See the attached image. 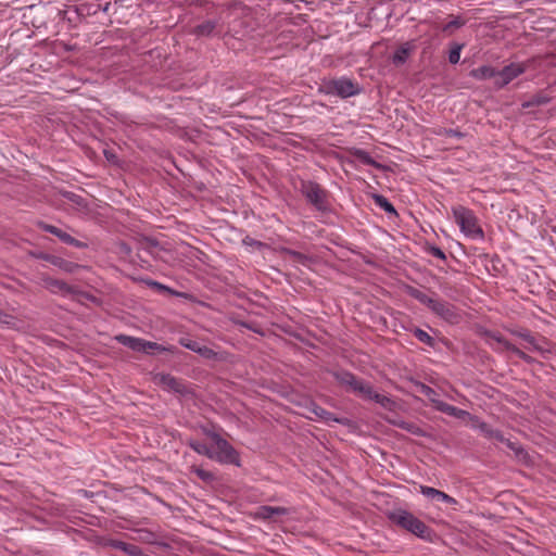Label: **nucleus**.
<instances>
[{"label": "nucleus", "instance_id": "31", "mask_svg": "<svg viewBox=\"0 0 556 556\" xmlns=\"http://www.w3.org/2000/svg\"><path fill=\"white\" fill-rule=\"evenodd\" d=\"M353 155L364 165H370V166H374L376 168H379L380 167V164L378 162H376L371 156L370 154L365 151V150H362V149H356L354 152H353Z\"/></svg>", "mask_w": 556, "mask_h": 556}, {"label": "nucleus", "instance_id": "24", "mask_svg": "<svg viewBox=\"0 0 556 556\" xmlns=\"http://www.w3.org/2000/svg\"><path fill=\"white\" fill-rule=\"evenodd\" d=\"M61 195L71 202L77 210H87L88 201L81 195L72 191H61Z\"/></svg>", "mask_w": 556, "mask_h": 556}, {"label": "nucleus", "instance_id": "5", "mask_svg": "<svg viewBox=\"0 0 556 556\" xmlns=\"http://www.w3.org/2000/svg\"><path fill=\"white\" fill-rule=\"evenodd\" d=\"M324 89L327 94L337 96L343 99L356 96L361 92L358 84L346 77L326 81L324 84Z\"/></svg>", "mask_w": 556, "mask_h": 556}, {"label": "nucleus", "instance_id": "47", "mask_svg": "<svg viewBox=\"0 0 556 556\" xmlns=\"http://www.w3.org/2000/svg\"><path fill=\"white\" fill-rule=\"evenodd\" d=\"M399 427H400V428H402V429H404V430H407V431L414 432V431H413V425H412V424H408V422L403 421V422L399 424Z\"/></svg>", "mask_w": 556, "mask_h": 556}, {"label": "nucleus", "instance_id": "49", "mask_svg": "<svg viewBox=\"0 0 556 556\" xmlns=\"http://www.w3.org/2000/svg\"><path fill=\"white\" fill-rule=\"evenodd\" d=\"M122 249H123V251H125L126 253H129V252H130V249H129V247H128L126 243H122Z\"/></svg>", "mask_w": 556, "mask_h": 556}, {"label": "nucleus", "instance_id": "51", "mask_svg": "<svg viewBox=\"0 0 556 556\" xmlns=\"http://www.w3.org/2000/svg\"><path fill=\"white\" fill-rule=\"evenodd\" d=\"M109 5H110V3H108V4L104 7L103 11H108V10H109Z\"/></svg>", "mask_w": 556, "mask_h": 556}, {"label": "nucleus", "instance_id": "14", "mask_svg": "<svg viewBox=\"0 0 556 556\" xmlns=\"http://www.w3.org/2000/svg\"><path fill=\"white\" fill-rule=\"evenodd\" d=\"M490 338L494 339L498 343L503 344V346L514 353L517 357L525 361L528 364H532L534 362L533 357L521 351L519 348L507 341L504 337L497 333H489Z\"/></svg>", "mask_w": 556, "mask_h": 556}, {"label": "nucleus", "instance_id": "35", "mask_svg": "<svg viewBox=\"0 0 556 556\" xmlns=\"http://www.w3.org/2000/svg\"><path fill=\"white\" fill-rule=\"evenodd\" d=\"M173 352V346H164L162 344H159L156 342L147 341L144 342V351L143 353L151 354L152 352Z\"/></svg>", "mask_w": 556, "mask_h": 556}, {"label": "nucleus", "instance_id": "11", "mask_svg": "<svg viewBox=\"0 0 556 556\" xmlns=\"http://www.w3.org/2000/svg\"><path fill=\"white\" fill-rule=\"evenodd\" d=\"M292 508L288 507H274L268 505H263L257 507L255 513L253 514V518L256 520H271L278 516H287L292 513Z\"/></svg>", "mask_w": 556, "mask_h": 556}, {"label": "nucleus", "instance_id": "3", "mask_svg": "<svg viewBox=\"0 0 556 556\" xmlns=\"http://www.w3.org/2000/svg\"><path fill=\"white\" fill-rule=\"evenodd\" d=\"M305 200L319 212H327L328 207V191L319 184L312 180H300L296 187Z\"/></svg>", "mask_w": 556, "mask_h": 556}, {"label": "nucleus", "instance_id": "18", "mask_svg": "<svg viewBox=\"0 0 556 556\" xmlns=\"http://www.w3.org/2000/svg\"><path fill=\"white\" fill-rule=\"evenodd\" d=\"M42 281L45 288L51 291L52 293L67 294L74 292L73 288L63 280L54 279L51 277H43Z\"/></svg>", "mask_w": 556, "mask_h": 556}, {"label": "nucleus", "instance_id": "26", "mask_svg": "<svg viewBox=\"0 0 556 556\" xmlns=\"http://www.w3.org/2000/svg\"><path fill=\"white\" fill-rule=\"evenodd\" d=\"M217 26V23L215 21H205L199 25H197L193 29V34L195 36H200V37H208L213 34V31L215 30Z\"/></svg>", "mask_w": 556, "mask_h": 556}, {"label": "nucleus", "instance_id": "1", "mask_svg": "<svg viewBox=\"0 0 556 556\" xmlns=\"http://www.w3.org/2000/svg\"><path fill=\"white\" fill-rule=\"evenodd\" d=\"M388 519L395 526L415 534L416 536L429 540L432 530L424 521L405 509H395L388 514Z\"/></svg>", "mask_w": 556, "mask_h": 556}, {"label": "nucleus", "instance_id": "37", "mask_svg": "<svg viewBox=\"0 0 556 556\" xmlns=\"http://www.w3.org/2000/svg\"><path fill=\"white\" fill-rule=\"evenodd\" d=\"M466 24V20L460 16H455L447 24H445L442 28L444 33L452 34L454 29H458Z\"/></svg>", "mask_w": 556, "mask_h": 556}, {"label": "nucleus", "instance_id": "17", "mask_svg": "<svg viewBox=\"0 0 556 556\" xmlns=\"http://www.w3.org/2000/svg\"><path fill=\"white\" fill-rule=\"evenodd\" d=\"M308 409L312 412L317 418L325 420V421H334L341 425L346 424L345 418H337L331 412H328L327 409L323 408L321 406L317 405L315 402L309 401Z\"/></svg>", "mask_w": 556, "mask_h": 556}, {"label": "nucleus", "instance_id": "6", "mask_svg": "<svg viewBox=\"0 0 556 556\" xmlns=\"http://www.w3.org/2000/svg\"><path fill=\"white\" fill-rule=\"evenodd\" d=\"M333 378L342 386L346 387L350 391L359 394L365 399L369 393L371 384L358 379L354 374L348 370H340L333 372Z\"/></svg>", "mask_w": 556, "mask_h": 556}, {"label": "nucleus", "instance_id": "34", "mask_svg": "<svg viewBox=\"0 0 556 556\" xmlns=\"http://www.w3.org/2000/svg\"><path fill=\"white\" fill-rule=\"evenodd\" d=\"M281 252L285 255H287L290 258H292L293 261H295L296 263H300L302 265H307V263L309 261V257L307 255H305V254H303L301 252L288 249V248L281 249Z\"/></svg>", "mask_w": 556, "mask_h": 556}, {"label": "nucleus", "instance_id": "45", "mask_svg": "<svg viewBox=\"0 0 556 556\" xmlns=\"http://www.w3.org/2000/svg\"><path fill=\"white\" fill-rule=\"evenodd\" d=\"M243 244L244 245H249V247H253V248H256V249H262L265 247V243L258 241V240H255L249 236H247L243 240H242Z\"/></svg>", "mask_w": 556, "mask_h": 556}, {"label": "nucleus", "instance_id": "40", "mask_svg": "<svg viewBox=\"0 0 556 556\" xmlns=\"http://www.w3.org/2000/svg\"><path fill=\"white\" fill-rule=\"evenodd\" d=\"M517 336L519 338H521L522 340H525L526 342H528L533 348V350L542 351V348L538 344L535 338L530 333V331L523 330V331L517 332Z\"/></svg>", "mask_w": 556, "mask_h": 556}, {"label": "nucleus", "instance_id": "16", "mask_svg": "<svg viewBox=\"0 0 556 556\" xmlns=\"http://www.w3.org/2000/svg\"><path fill=\"white\" fill-rule=\"evenodd\" d=\"M109 546L114 549L122 551L129 556H150L144 554L140 546L119 540H111Z\"/></svg>", "mask_w": 556, "mask_h": 556}, {"label": "nucleus", "instance_id": "38", "mask_svg": "<svg viewBox=\"0 0 556 556\" xmlns=\"http://www.w3.org/2000/svg\"><path fill=\"white\" fill-rule=\"evenodd\" d=\"M191 472L195 473L200 480L206 483L212 482L215 479L213 472L204 470L197 466L191 467Z\"/></svg>", "mask_w": 556, "mask_h": 556}, {"label": "nucleus", "instance_id": "2", "mask_svg": "<svg viewBox=\"0 0 556 556\" xmlns=\"http://www.w3.org/2000/svg\"><path fill=\"white\" fill-rule=\"evenodd\" d=\"M452 214L455 223L466 237L473 240H483L484 232L473 211L463 205H455L452 207Z\"/></svg>", "mask_w": 556, "mask_h": 556}, {"label": "nucleus", "instance_id": "43", "mask_svg": "<svg viewBox=\"0 0 556 556\" xmlns=\"http://www.w3.org/2000/svg\"><path fill=\"white\" fill-rule=\"evenodd\" d=\"M16 324V319L14 316L7 314L3 311H0V325L7 326L9 328H13Z\"/></svg>", "mask_w": 556, "mask_h": 556}, {"label": "nucleus", "instance_id": "46", "mask_svg": "<svg viewBox=\"0 0 556 556\" xmlns=\"http://www.w3.org/2000/svg\"><path fill=\"white\" fill-rule=\"evenodd\" d=\"M157 241L156 240H153V239H147L146 240V247L143 248L146 251H148L149 253H152L151 249L153 248H156L157 247Z\"/></svg>", "mask_w": 556, "mask_h": 556}, {"label": "nucleus", "instance_id": "22", "mask_svg": "<svg viewBox=\"0 0 556 556\" xmlns=\"http://www.w3.org/2000/svg\"><path fill=\"white\" fill-rule=\"evenodd\" d=\"M365 399L375 401L376 403L381 405L383 408L389 409V410H393L395 408V402L387 395L377 393L374 390L372 386L370 387L369 393L366 394Z\"/></svg>", "mask_w": 556, "mask_h": 556}, {"label": "nucleus", "instance_id": "21", "mask_svg": "<svg viewBox=\"0 0 556 556\" xmlns=\"http://www.w3.org/2000/svg\"><path fill=\"white\" fill-rule=\"evenodd\" d=\"M469 75L478 80L497 79V70L491 65H482L470 71Z\"/></svg>", "mask_w": 556, "mask_h": 556}, {"label": "nucleus", "instance_id": "42", "mask_svg": "<svg viewBox=\"0 0 556 556\" xmlns=\"http://www.w3.org/2000/svg\"><path fill=\"white\" fill-rule=\"evenodd\" d=\"M425 251L441 261H446L445 253L437 245L427 244Z\"/></svg>", "mask_w": 556, "mask_h": 556}, {"label": "nucleus", "instance_id": "39", "mask_svg": "<svg viewBox=\"0 0 556 556\" xmlns=\"http://www.w3.org/2000/svg\"><path fill=\"white\" fill-rule=\"evenodd\" d=\"M417 388L421 394H424L426 397H428L431 402L438 404L439 401H437L435 396H438V393L429 386L419 382L417 384Z\"/></svg>", "mask_w": 556, "mask_h": 556}, {"label": "nucleus", "instance_id": "41", "mask_svg": "<svg viewBox=\"0 0 556 556\" xmlns=\"http://www.w3.org/2000/svg\"><path fill=\"white\" fill-rule=\"evenodd\" d=\"M462 49L463 45L454 43L448 53V61L451 64H457L459 62Z\"/></svg>", "mask_w": 556, "mask_h": 556}, {"label": "nucleus", "instance_id": "27", "mask_svg": "<svg viewBox=\"0 0 556 556\" xmlns=\"http://www.w3.org/2000/svg\"><path fill=\"white\" fill-rule=\"evenodd\" d=\"M412 51V46L409 42L402 45L393 54L392 62L395 65L404 64L408 58L409 52Z\"/></svg>", "mask_w": 556, "mask_h": 556}, {"label": "nucleus", "instance_id": "20", "mask_svg": "<svg viewBox=\"0 0 556 556\" xmlns=\"http://www.w3.org/2000/svg\"><path fill=\"white\" fill-rule=\"evenodd\" d=\"M475 427L488 439H495L500 442L505 441V437L503 433L497 430L493 429L489 424L479 420L478 418H475Z\"/></svg>", "mask_w": 556, "mask_h": 556}, {"label": "nucleus", "instance_id": "29", "mask_svg": "<svg viewBox=\"0 0 556 556\" xmlns=\"http://www.w3.org/2000/svg\"><path fill=\"white\" fill-rule=\"evenodd\" d=\"M188 445L198 454L206 456L207 458L212 459L213 457V448L208 446L204 442L190 440L188 442Z\"/></svg>", "mask_w": 556, "mask_h": 556}, {"label": "nucleus", "instance_id": "23", "mask_svg": "<svg viewBox=\"0 0 556 556\" xmlns=\"http://www.w3.org/2000/svg\"><path fill=\"white\" fill-rule=\"evenodd\" d=\"M437 409L455 418L464 419L467 416H470V414L467 410L460 409L454 405H451L446 402H438Z\"/></svg>", "mask_w": 556, "mask_h": 556}, {"label": "nucleus", "instance_id": "44", "mask_svg": "<svg viewBox=\"0 0 556 556\" xmlns=\"http://www.w3.org/2000/svg\"><path fill=\"white\" fill-rule=\"evenodd\" d=\"M437 134L440 136L457 138V139H462L464 137V134L462 131H459L458 129H453V128H443Z\"/></svg>", "mask_w": 556, "mask_h": 556}, {"label": "nucleus", "instance_id": "32", "mask_svg": "<svg viewBox=\"0 0 556 556\" xmlns=\"http://www.w3.org/2000/svg\"><path fill=\"white\" fill-rule=\"evenodd\" d=\"M353 155L364 165H370V166H374L376 168H379L380 167V164L378 162H376L371 156L370 154L365 151V150H362V149H356L354 152H353Z\"/></svg>", "mask_w": 556, "mask_h": 556}, {"label": "nucleus", "instance_id": "13", "mask_svg": "<svg viewBox=\"0 0 556 556\" xmlns=\"http://www.w3.org/2000/svg\"><path fill=\"white\" fill-rule=\"evenodd\" d=\"M419 492L432 502H442L447 505H457V501L448 494L428 485H419Z\"/></svg>", "mask_w": 556, "mask_h": 556}, {"label": "nucleus", "instance_id": "15", "mask_svg": "<svg viewBox=\"0 0 556 556\" xmlns=\"http://www.w3.org/2000/svg\"><path fill=\"white\" fill-rule=\"evenodd\" d=\"M38 258L46 261L66 273H73L74 269L78 267V265L73 262L66 261L62 257H59V256H55L52 254H48V253H40L38 255Z\"/></svg>", "mask_w": 556, "mask_h": 556}, {"label": "nucleus", "instance_id": "4", "mask_svg": "<svg viewBox=\"0 0 556 556\" xmlns=\"http://www.w3.org/2000/svg\"><path fill=\"white\" fill-rule=\"evenodd\" d=\"M210 437L212 438L216 446V450L213 448V460H216L220 464L240 466L239 454L227 440L223 439L216 432H211Z\"/></svg>", "mask_w": 556, "mask_h": 556}, {"label": "nucleus", "instance_id": "48", "mask_svg": "<svg viewBox=\"0 0 556 556\" xmlns=\"http://www.w3.org/2000/svg\"><path fill=\"white\" fill-rule=\"evenodd\" d=\"M147 283L153 288H156V289H165V287L157 282V281H153V280H148Z\"/></svg>", "mask_w": 556, "mask_h": 556}, {"label": "nucleus", "instance_id": "7", "mask_svg": "<svg viewBox=\"0 0 556 556\" xmlns=\"http://www.w3.org/2000/svg\"><path fill=\"white\" fill-rule=\"evenodd\" d=\"M153 382L166 391H172L180 395H188L190 390L182 379L176 378L170 374L157 372L153 376Z\"/></svg>", "mask_w": 556, "mask_h": 556}, {"label": "nucleus", "instance_id": "10", "mask_svg": "<svg viewBox=\"0 0 556 556\" xmlns=\"http://www.w3.org/2000/svg\"><path fill=\"white\" fill-rule=\"evenodd\" d=\"M528 66L525 63H510L497 71V79L494 80V86L498 89L504 88L515 78L519 77L527 71Z\"/></svg>", "mask_w": 556, "mask_h": 556}, {"label": "nucleus", "instance_id": "12", "mask_svg": "<svg viewBox=\"0 0 556 556\" xmlns=\"http://www.w3.org/2000/svg\"><path fill=\"white\" fill-rule=\"evenodd\" d=\"M178 342L185 349H188L206 359H213L216 357V352L214 350L206 345H202L200 342L188 337H181Z\"/></svg>", "mask_w": 556, "mask_h": 556}, {"label": "nucleus", "instance_id": "50", "mask_svg": "<svg viewBox=\"0 0 556 556\" xmlns=\"http://www.w3.org/2000/svg\"><path fill=\"white\" fill-rule=\"evenodd\" d=\"M243 326H245L248 329H251V330H253V331H256L254 328H252V327H251L250 325H248V324H243Z\"/></svg>", "mask_w": 556, "mask_h": 556}, {"label": "nucleus", "instance_id": "28", "mask_svg": "<svg viewBox=\"0 0 556 556\" xmlns=\"http://www.w3.org/2000/svg\"><path fill=\"white\" fill-rule=\"evenodd\" d=\"M409 294L415 300H417L419 303L426 305L430 311H431L432 306L434 305V303L437 301L435 298H431L428 294H426L425 292H422V291H420L419 289H416V288H412L410 291H409Z\"/></svg>", "mask_w": 556, "mask_h": 556}, {"label": "nucleus", "instance_id": "8", "mask_svg": "<svg viewBox=\"0 0 556 556\" xmlns=\"http://www.w3.org/2000/svg\"><path fill=\"white\" fill-rule=\"evenodd\" d=\"M431 312L451 325L459 324L463 318L462 312L455 305L441 299H437Z\"/></svg>", "mask_w": 556, "mask_h": 556}, {"label": "nucleus", "instance_id": "9", "mask_svg": "<svg viewBox=\"0 0 556 556\" xmlns=\"http://www.w3.org/2000/svg\"><path fill=\"white\" fill-rule=\"evenodd\" d=\"M36 226L40 230L55 236L61 242H63L65 244L75 247L77 249H86L88 247V244L86 242L75 239L68 232H66L64 229L59 228L54 225H50L43 220H37Z\"/></svg>", "mask_w": 556, "mask_h": 556}, {"label": "nucleus", "instance_id": "25", "mask_svg": "<svg viewBox=\"0 0 556 556\" xmlns=\"http://www.w3.org/2000/svg\"><path fill=\"white\" fill-rule=\"evenodd\" d=\"M552 100V98L544 93V92H539L534 96H532L529 100L525 101L521 106L523 109H529V108H532V106H541V105H545L547 103H549Z\"/></svg>", "mask_w": 556, "mask_h": 556}, {"label": "nucleus", "instance_id": "19", "mask_svg": "<svg viewBox=\"0 0 556 556\" xmlns=\"http://www.w3.org/2000/svg\"><path fill=\"white\" fill-rule=\"evenodd\" d=\"M116 341L121 343L124 346L129 348L132 351L136 352H142L144 351V339L136 338L127 334H118L115 337Z\"/></svg>", "mask_w": 556, "mask_h": 556}, {"label": "nucleus", "instance_id": "30", "mask_svg": "<svg viewBox=\"0 0 556 556\" xmlns=\"http://www.w3.org/2000/svg\"><path fill=\"white\" fill-rule=\"evenodd\" d=\"M410 331L418 341L422 342L424 344L428 345L429 348L435 346L434 338L431 337L427 331H425L418 327L413 328Z\"/></svg>", "mask_w": 556, "mask_h": 556}, {"label": "nucleus", "instance_id": "36", "mask_svg": "<svg viewBox=\"0 0 556 556\" xmlns=\"http://www.w3.org/2000/svg\"><path fill=\"white\" fill-rule=\"evenodd\" d=\"M503 443H505L506 446L515 453V455L518 459H525L528 456L527 452L519 443L513 442L506 438Z\"/></svg>", "mask_w": 556, "mask_h": 556}, {"label": "nucleus", "instance_id": "33", "mask_svg": "<svg viewBox=\"0 0 556 556\" xmlns=\"http://www.w3.org/2000/svg\"><path fill=\"white\" fill-rule=\"evenodd\" d=\"M372 198H374L375 203L380 208H382L384 212H387L388 214L396 215L395 207L393 206V204L384 195L374 194Z\"/></svg>", "mask_w": 556, "mask_h": 556}]
</instances>
